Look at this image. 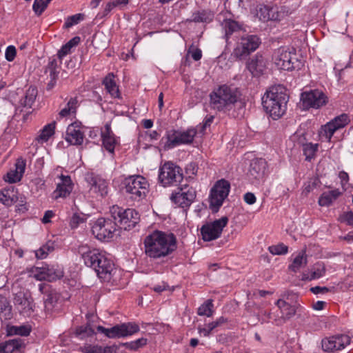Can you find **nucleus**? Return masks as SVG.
<instances>
[{"label":"nucleus","instance_id":"f257e3e1","mask_svg":"<svg viewBox=\"0 0 353 353\" xmlns=\"http://www.w3.org/2000/svg\"><path fill=\"white\" fill-rule=\"evenodd\" d=\"M144 253L152 260L163 259L177 248L176 236L172 233L154 230L143 240Z\"/></svg>","mask_w":353,"mask_h":353},{"label":"nucleus","instance_id":"f03ea898","mask_svg":"<svg viewBox=\"0 0 353 353\" xmlns=\"http://www.w3.org/2000/svg\"><path fill=\"white\" fill-rule=\"evenodd\" d=\"M288 96L285 88L279 85L269 88L262 97L265 112L274 120L281 117L286 111Z\"/></svg>","mask_w":353,"mask_h":353},{"label":"nucleus","instance_id":"7ed1b4c3","mask_svg":"<svg viewBox=\"0 0 353 353\" xmlns=\"http://www.w3.org/2000/svg\"><path fill=\"white\" fill-rule=\"evenodd\" d=\"M81 256L85 265L92 268L99 278L103 280L110 279L114 264L105 252L99 249H88L82 252Z\"/></svg>","mask_w":353,"mask_h":353},{"label":"nucleus","instance_id":"20e7f679","mask_svg":"<svg viewBox=\"0 0 353 353\" xmlns=\"http://www.w3.org/2000/svg\"><path fill=\"white\" fill-rule=\"evenodd\" d=\"M241 96V92L236 88L222 85L210 93V105L214 110L225 112L232 109L240 100Z\"/></svg>","mask_w":353,"mask_h":353},{"label":"nucleus","instance_id":"39448f33","mask_svg":"<svg viewBox=\"0 0 353 353\" xmlns=\"http://www.w3.org/2000/svg\"><path fill=\"white\" fill-rule=\"evenodd\" d=\"M261 43L258 36L249 34L245 31L239 37L232 55L239 60L245 59L259 48Z\"/></svg>","mask_w":353,"mask_h":353},{"label":"nucleus","instance_id":"423d86ee","mask_svg":"<svg viewBox=\"0 0 353 353\" xmlns=\"http://www.w3.org/2000/svg\"><path fill=\"white\" fill-rule=\"evenodd\" d=\"M110 214L116 223L121 228L130 230L135 227L139 219V213L134 209H123L118 205H113L110 208Z\"/></svg>","mask_w":353,"mask_h":353},{"label":"nucleus","instance_id":"0eeeda50","mask_svg":"<svg viewBox=\"0 0 353 353\" xmlns=\"http://www.w3.org/2000/svg\"><path fill=\"white\" fill-rule=\"evenodd\" d=\"M126 193L131 194V198L140 201L145 198L148 192L147 180L141 175L129 176L123 182Z\"/></svg>","mask_w":353,"mask_h":353},{"label":"nucleus","instance_id":"6e6552de","mask_svg":"<svg viewBox=\"0 0 353 353\" xmlns=\"http://www.w3.org/2000/svg\"><path fill=\"white\" fill-rule=\"evenodd\" d=\"M273 61L279 70H292L299 68L301 62L294 50H290L286 48L277 49L274 54Z\"/></svg>","mask_w":353,"mask_h":353},{"label":"nucleus","instance_id":"1a4fd4ad","mask_svg":"<svg viewBox=\"0 0 353 353\" xmlns=\"http://www.w3.org/2000/svg\"><path fill=\"white\" fill-rule=\"evenodd\" d=\"M182 179V169L172 162H165L160 167L159 180L164 187L176 185Z\"/></svg>","mask_w":353,"mask_h":353},{"label":"nucleus","instance_id":"9d476101","mask_svg":"<svg viewBox=\"0 0 353 353\" xmlns=\"http://www.w3.org/2000/svg\"><path fill=\"white\" fill-rule=\"evenodd\" d=\"M139 326L134 323L117 324L112 327L105 328L101 325L97 327L99 332L110 339L122 338L131 336L139 331Z\"/></svg>","mask_w":353,"mask_h":353},{"label":"nucleus","instance_id":"9b49d317","mask_svg":"<svg viewBox=\"0 0 353 353\" xmlns=\"http://www.w3.org/2000/svg\"><path fill=\"white\" fill-rule=\"evenodd\" d=\"M350 121L348 115L345 113L334 117L330 121L321 126L319 131L320 139L323 141L330 142L334 132L345 127Z\"/></svg>","mask_w":353,"mask_h":353},{"label":"nucleus","instance_id":"f8f14e48","mask_svg":"<svg viewBox=\"0 0 353 353\" xmlns=\"http://www.w3.org/2000/svg\"><path fill=\"white\" fill-rule=\"evenodd\" d=\"M230 190V183L225 179H221L216 182L211 190L210 196V208L212 211L217 212L223 205V201L228 196Z\"/></svg>","mask_w":353,"mask_h":353},{"label":"nucleus","instance_id":"ddd939ff","mask_svg":"<svg viewBox=\"0 0 353 353\" xmlns=\"http://www.w3.org/2000/svg\"><path fill=\"white\" fill-rule=\"evenodd\" d=\"M196 196V190L189 185H181L170 196L171 201L179 207L188 208Z\"/></svg>","mask_w":353,"mask_h":353},{"label":"nucleus","instance_id":"4468645a","mask_svg":"<svg viewBox=\"0 0 353 353\" xmlns=\"http://www.w3.org/2000/svg\"><path fill=\"white\" fill-rule=\"evenodd\" d=\"M116 230V223L105 218L98 219L92 227L93 235L100 241L112 239Z\"/></svg>","mask_w":353,"mask_h":353},{"label":"nucleus","instance_id":"2eb2a0df","mask_svg":"<svg viewBox=\"0 0 353 353\" xmlns=\"http://www.w3.org/2000/svg\"><path fill=\"white\" fill-rule=\"evenodd\" d=\"M228 221V219L226 216H223L211 223L203 225L201 228L203 239L205 241H210L218 239L221 236L223 228L226 226Z\"/></svg>","mask_w":353,"mask_h":353},{"label":"nucleus","instance_id":"dca6fc26","mask_svg":"<svg viewBox=\"0 0 353 353\" xmlns=\"http://www.w3.org/2000/svg\"><path fill=\"white\" fill-rule=\"evenodd\" d=\"M221 26L224 32L223 38L228 44L231 43L230 39H238L245 32L243 23L232 19H224Z\"/></svg>","mask_w":353,"mask_h":353},{"label":"nucleus","instance_id":"f3484780","mask_svg":"<svg viewBox=\"0 0 353 353\" xmlns=\"http://www.w3.org/2000/svg\"><path fill=\"white\" fill-rule=\"evenodd\" d=\"M33 273L36 279L39 281L46 280L50 282L63 276V268L59 265H45L41 267H37Z\"/></svg>","mask_w":353,"mask_h":353},{"label":"nucleus","instance_id":"a211bd4d","mask_svg":"<svg viewBox=\"0 0 353 353\" xmlns=\"http://www.w3.org/2000/svg\"><path fill=\"white\" fill-rule=\"evenodd\" d=\"M301 99L303 108L306 109L310 108H319L325 105L327 101L326 95L319 90H310V92L302 93Z\"/></svg>","mask_w":353,"mask_h":353},{"label":"nucleus","instance_id":"6ab92c4d","mask_svg":"<svg viewBox=\"0 0 353 353\" xmlns=\"http://www.w3.org/2000/svg\"><path fill=\"white\" fill-rule=\"evenodd\" d=\"M85 180L88 184L90 193L100 196H105L108 194V182L100 176L94 173H87Z\"/></svg>","mask_w":353,"mask_h":353},{"label":"nucleus","instance_id":"aec40b11","mask_svg":"<svg viewBox=\"0 0 353 353\" xmlns=\"http://www.w3.org/2000/svg\"><path fill=\"white\" fill-rule=\"evenodd\" d=\"M14 303L20 314L30 316L34 311L33 299L29 293L19 292L15 294Z\"/></svg>","mask_w":353,"mask_h":353},{"label":"nucleus","instance_id":"412c9836","mask_svg":"<svg viewBox=\"0 0 353 353\" xmlns=\"http://www.w3.org/2000/svg\"><path fill=\"white\" fill-rule=\"evenodd\" d=\"M281 14L276 6L260 4L256 8V15L263 22L280 20Z\"/></svg>","mask_w":353,"mask_h":353},{"label":"nucleus","instance_id":"4be33fe9","mask_svg":"<svg viewBox=\"0 0 353 353\" xmlns=\"http://www.w3.org/2000/svg\"><path fill=\"white\" fill-rule=\"evenodd\" d=\"M59 178L61 181L57 183V188L52 193L54 199L66 198L73 189V184L70 176L61 174Z\"/></svg>","mask_w":353,"mask_h":353},{"label":"nucleus","instance_id":"5701e85b","mask_svg":"<svg viewBox=\"0 0 353 353\" xmlns=\"http://www.w3.org/2000/svg\"><path fill=\"white\" fill-rule=\"evenodd\" d=\"M267 66V59L263 55L256 54L248 63L247 68L253 76H260Z\"/></svg>","mask_w":353,"mask_h":353},{"label":"nucleus","instance_id":"b1692460","mask_svg":"<svg viewBox=\"0 0 353 353\" xmlns=\"http://www.w3.org/2000/svg\"><path fill=\"white\" fill-rule=\"evenodd\" d=\"M267 170V162L264 159H253L250 165L249 174L255 179H262Z\"/></svg>","mask_w":353,"mask_h":353},{"label":"nucleus","instance_id":"393cba45","mask_svg":"<svg viewBox=\"0 0 353 353\" xmlns=\"http://www.w3.org/2000/svg\"><path fill=\"white\" fill-rule=\"evenodd\" d=\"M83 133L74 123L70 124L68 127L65 140L70 144L75 145H81L83 141Z\"/></svg>","mask_w":353,"mask_h":353},{"label":"nucleus","instance_id":"a878e982","mask_svg":"<svg viewBox=\"0 0 353 353\" xmlns=\"http://www.w3.org/2000/svg\"><path fill=\"white\" fill-rule=\"evenodd\" d=\"M101 138L103 147L109 152L113 154L117 144V140L111 130L110 125L106 124L105 125L104 130L101 132Z\"/></svg>","mask_w":353,"mask_h":353},{"label":"nucleus","instance_id":"bb28decb","mask_svg":"<svg viewBox=\"0 0 353 353\" xmlns=\"http://www.w3.org/2000/svg\"><path fill=\"white\" fill-rule=\"evenodd\" d=\"M26 168V162L21 159H19L15 163V169L9 171L5 180L9 183H16L19 181L24 173Z\"/></svg>","mask_w":353,"mask_h":353},{"label":"nucleus","instance_id":"cd10ccee","mask_svg":"<svg viewBox=\"0 0 353 353\" xmlns=\"http://www.w3.org/2000/svg\"><path fill=\"white\" fill-rule=\"evenodd\" d=\"M161 144L163 145L164 150L172 149L179 145V139L177 130H172L166 132V134L161 139Z\"/></svg>","mask_w":353,"mask_h":353},{"label":"nucleus","instance_id":"c85d7f7f","mask_svg":"<svg viewBox=\"0 0 353 353\" xmlns=\"http://www.w3.org/2000/svg\"><path fill=\"white\" fill-rule=\"evenodd\" d=\"M23 345L20 338L10 339L0 343V353H18Z\"/></svg>","mask_w":353,"mask_h":353},{"label":"nucleus","instance_id":"c756f323","mask_svg":"<svg viewBox=\"0 0 353 353\" xmlns=\"http://www.w3.org/2000/svg\"><path fill=\"white\" fill-rule=\"evenodd\" d=\"M276 305L279 307L281 313V318L284 321L294 316L296 312V305H291L283 299H279Z\"/></svg>","mask_w":353,"mask_h":353},{"label":"nucleus","instance_id":"7c9ffc66","mask_svg":"<svg viewBox=\"0 0 353 353\" xmlns=\"http://www.w3.org/2000/svg\"><path fill=\"white\" fill-rule=\"evenodd\" d=\"M17 190L14 188H4L0 192V202L7 206H10L19 201Z\"/></svg>","mask_w":353,"mask_h":353},{"label":"nucleus","instance_id":"2f4dec72","mask_svg":"<svg viewBox=\"0 0 353 353\" xmlns=\"http://www.w3.org/2000/svg\"><path fill=\"white\" fill-rule=\"evenodd\" d=\"M214 14L210 10H199L192 13V17L188 21L194 23H208L212 21Z\"/></svg>","mask_w":353,"mask_h":353},{"label":"nucleus","instance_id":"473e14b6","mask_svg":"<svg viewBox=\"0 0 353 353\" xmlns=\"http://www.w3.org/2000/svg\"><path fill=\"white\" fill-rule=\"evenodd\" d=\"M103 85H104L107 92L114 98L119 97V88L114 81V76L113 73H109L103 80Z\"/></svg>","mask_w":353,"mask_h":353},{"label":"nucleus","instance_id":"72a5a7b5","mask_svg":"<svg viewBox=\"0 0 353 353\" xmlns=\"http://www.w3.org/2000/svg\"><path fill=\"white\" fill-rule=\"evenodd\" d=\"M59 299V294L55 290L46 292L43 297L45 310L48 312H52Z\"/></svg>","mask_w":353,"mask_h":353},{"label":"nucleus","instance_id":"f704fd0d","mask_svg":"<svg viewBox=\"0 0 353 353\" xmlns=\"http://www.w3.org/2000/svg\"><path fill=\"white\" fill-rule=\"evenodd\" d=\"M341 194V192L338 189L325 192L319 197V204L321 206H329Z\"/></svg>","mask_w":353,"mask_h":353},{"label":"nucleus","instance_id":"c9c22d12","mask_svg":"<svg viewBox=\"0 0 353 353\" xmlns=\"http://www.w3.org/2000/svg\"><path fill=\"white\" fill-rule=\"evenodd\" d=\"M37 96V89L36 87L30 86L26 90L25 96L20 100V104L24 108H30L34 103Z\"/></svg>","mask_w":353,"mask_h":353},{"label":"nucleus","instance_id":"e433bc0d","mask_svg":"<svg viewBox=\"0 0 353 353\" xmlns=\"http://www.w3.org/2000/svg\"><path fill=\"white\" fill-rule=\"evenodd\" d=\"M325 273V265L321 263H316L309 271L308 274H303V279H316L324 276Z\"/></svg>","mask_w":353,"mask_h":353},{"label":"nucleus","instance_id":"4c0bfd02","mask_svg":"<svg viewBox=\"0 0 353 353\" xmlns=\"http://www.w3.org/2000/svg\"><path fill=\"white\" fill-rule=\"evenodd\" d=\"M55 129V122H52L44 126L40 131V134L36 137L35 140L39 143H43L48 141L50 137L54 134Z\"/></svg>","mask_w":353,"mask_h":353},{"label":"nucleus","instance_id":"58836bf2","mask_svg":"<svg viewBox=\"0 0 353 353\" xmlns=\"http://www.w3.org/2000/svg\"><path fill=\"white\" fill-rule=\"evenodd\" d=\"M228 322V319L223 316H221L215 321L208 323L205 327H199L198 330L201 334L204 336H208L216 327L221 326Z\"/></svg>","mask_w":353,"mask_h":353},{"label":"nucleus","instance_id":"ea45409f","mask_svg":"<svg viewBox=\"0 0 353 353\" xmlns=\"http://www.w3.org/2000/svg\"><path fill=\"white\" fill-rule=\"evenodd\" d=\"M80 40L79 37H74L61 47L57 53L58 58L60 61H61L65 56L70 53L71 49L77 46L79 43Z\"/></svg>","mask_w":353,"mask_h":353},{"label":"nucleus","instance_id":"a19ab883","mask_svg":"<svg viewBox=\"0 0 353 353\" xmlns=\"http://www.w3.org/2000/svg\"><path fill=\"white\" fill-rule=\"evenodd\" d=\"M177 134L179 139V145L190 144L192 143L196 134V130L195 129H188L183 132L177 130Z\"/></svg>","mask_w":353,"mask_h":353},{"label":"nucleus","instance_id":"79ce46f5","mask_svg":"<svg viewBox=\"0 0 353 353\" xmlns=\"http://www.w3.org/2000/svg\"><path fill=\"white\" fill-rule=\"evenodd\" d=\"M0 316L5 320L10 319L12 317V307L8 299L0 295Z\"/></svg>","mask_w":353,"mask_h":353},{"label":"nucleus","instance_id":"37998d69","mask_svg":"<svg viewBox=\"0 0 353 353\" xmlns=\"http://www.w3.org/2000/svg\"><path fill=\"white\" fill-rule=\"evenodd\" d=\"M307 264V257L305 252L302 251L300 252L294 259L292 263L289 266V269L296 272L301 268L303 267Z\"/></svg>","mask_w":353,"mask_h":353},{"label":"nucleus","instance_id":"c03bdc74","mask_svg":"<svg viewBox=\"0 0 353 353\" xmlns=\"http://www.w3.org/2000/svg\"><path fill=\"white\" fill-rule=\"evenodd\" d=\"M77 98H71L68 101L66 106L59 112V117H66L71 114H75L77 108Z\"/></svg>","mask_w":353,"mask_h":353},{"label":"nucleus","instance_id":"a18cd8bd","mask_svg":"<svg viewBox=\"0 0 353 353\" xmlns=\"http://www.w3.org/2000/svg\"><path fill=\"white\" fill-rule=\"evenodd\" d=\"M213 307L212 300L208 299L198 308L197 314L199 316H212L213 314Z\"/></svg>","mask_w":353,"mask_h":353},{"label":"nucleus","instance_id":"49530a36","mask_svg":"<svg viewBox=\"0 0 353 353\" xmlns=\"http://www.w3.org/2000/svg\"><path fill=\"white\" fill-rule=\"evenodd\" d=\"M303 151L307 161H310L314 157L318 150V144H313L312 143H303Z\"/></svg>","mask_w":353,"mask_h":353},{"label":"nucleus","instance_id":"de8ad7c7","mask_svg":"<svg viewBox=\"0 0 353 353\" xmlns=\"http://www.w3.org/2000/svg\"><path fill=\"white\" fill-rule=\"evenodd\" d=\"M54 250L53 243L51 241L47 242L45 245L41 246L39 249L36 250V257L38 259H45L48 254Z\"/></svg>","mask_w":353,"mask_h":353},{"label":"nucleus","instance_id":"09e8293b","mask_svg":"<svg viewBox=\"0 0 353 353\" xmlns=\"http://www.w3.org/2000/svg\"><path fill=\"white\" fill-rule=\"evenodd\" d=\"M336 350H341L350 343V338L347 335L341 334L333 336Z\"/></svg>","mask_w":353,"mask_h":353},{"label":"nucleus","instance_id":"8fccbe9b","mask_svg":"<svg viewBox=\"0 0 353 353\" xmlns=\"http://www.w3.org/2000/svg\"><path fill=\"white\" fill-rule=\"evenodd\" d=\"M52 0H34L32 9L38 16L41 15Z\"/></svg>","mask_w":353,"mask_h":353},{"label":"nucleus","instance_id":"3c124183","mask_svg":"<svg viewBox=\"0 0 353 353\" xmlns=\"http://www.w3.org/2000/svg\"><path fill=\"white\" fill-rule=\"evenodd\" d=\"M31 332V329L30 327L26 325H21V326H12L10 328L11 334H14L19 336H26L30 334Z\"/></svg>","mask_w":353,"mask_h":353},{"label":"nucleus","instance_id":"603ef678","mask_svg":"<svg viewBox=\"0 0 353 353\" xmlns=\"http://www.w3.org/2000/svg\"><path fill=\"white\" fill-rule=\"evenodd\" d=\"M84 19V14L81 13L76 14L72 16L69 17L65 23V28H70L76 24H78L80 21H83Z\"/></svg>","mask_w":353,"mask_h":353},{"label":"nucleus","instance_id":"864d4df0","mask_svg":"<svg viewBox=\"0 0 353 353\" xmlns=\"http://www.w3.org/2000/svg\"><path fill=\"white\" fill-rule=\"evenodd\" d=\"M268 250L271 254L279 255L286 254L288 252V248L283 243H280L276 245L270 246Z\"/></svg>","mask_w":353,"mask_h":353},{"label":"nucleus","instance_id":"5fc2aeb1","mask_svg":"<svg viewBox=\"0 0 353 353\" xmlns=\"http://www.w3.org/2000/svg\"><path fill=\"white\" fill-rule=\"evenodd\" d=\"M322 348L325 352L336 350L333 336L322 340Z\"/></svg>","mask_w":353,"mask_h":353},{"label":"nucleus","instance_id":"6e6d98bb","mask_svg":"<svg viewBox=\"0 0 353 353\" xmlns=\"http://www.w3.org/2000/svg\"><path fill=\"white\" fill-rule=\"evenodd\" d=\"M76 333L77 335L81 336L83 338L85 336H92L94 333V331L90 325H87L85 326H80L77 327Z\"/></svg>","mask_w":353,"mask_h":353},{"label":"nucleus","instance_id":"4d7b16f0","mask_svg":"<svg viewBox=\"0 0 353 353\" xmlns=\"http://www.w3.org/2000/svg\"><path fill=\"white\" fill-rule=\"evenodd\" d=\"M81 351L83 353H100L101 351V346L86 344L81 347Z\"/></svg>","mask_w":353,"mask_h":353},{"label":"nucleus","instance_id":"13d9d810","mask_svg":"<svg viewBox=\"0 0 353 353\" xmlns=\"http://www.w3.org/2000/svg\"><path fill=\"white\" fill-rule=\"evenodd\" d=\"M85 219L83 216H81L77 213H74L71 217L70 225L72 228H76L80 223L85 221Z\"/></svg>","mask_w":353,"mask_h":353},{"label":"nucleus","instance_id":"bf43d9fd","mask_svg":"<svg viewBox=\"0 0 353 353\" xmlns=\"http://www.w3.org/2000/svg\"><path fill=\"white\" fill-rule=\"evenodd\" d=\"M17 54V50L14 46H9L7 47L5 52L6 59L8 61H12Z\"/></svg>","mask_w":353,"mask_h":353},{"label":"nucleus","instance_id":"052dcab7","mask_svg":"<svg viewBox=\"0 0 353 353\" xmlns=\"http://www.w3.org/2000/svg\"><path fill=\"white\" fill-rule=\"evenodd\" d=\"M214 117L212 116V115H210V116H207L203 121V123L202 125H201V129H200V132L201 133H204L205 130H206V128L208 127H210L211 125V124L212 123L213 121H214Z\"/></svg>","mask_w":353,"mask_h":353},{"label":"nucleus","instance_id":"680f3d73","mask_svg":"<svg viewBox=\"0 0 353 353\" xmlns=\"http://www.w3.org/2000/svg\"><path fill=\"white\" fill-rule=\"evenodd\" d=\"M342 219L345 221L348 225H350L353 228V212L350 211L344 213L342 216Z\"/></svg>","mask_w":353,"mask_h":353},{"label":"nucleus","instance_id":"e2e57ef3","mask_svg":"<svg viewBox=\"0 0 353 353\" xmlns=\"http://www.w3.org/2000/svg\"><path fill=\"white\" fill-rule=\"evenodd\" d=\"M297 298L296 294L294 293L292 291H285L283 294H281V298L279 299H283L286 301V300H294Z\"/></svg>","mask_w":353,"mask_h":353},{"label":"nucleus","instance_id":"0e129e2a","mask_svg":"<svg viewBox=\"0 0 353 353\" xmlns=\"http://www.w3.org/2000/svg\"><path fill=\"white\" fill-rule=\"evenodd\" d=\"M245 202L249 205H252L256 202V196L252 192H247L243 196Z\"/></svg>","mask_w":353,"mask_h":353},{"label":"nucleus","instance_id":"69168bd1","mask_svg":"<svg viewBox=\"0 0 353 353\" xmlns=\"http://www.w3.org/2000/svg\"><path fill=\"white\" fill-rule=\"evenodd\" d=\"M310 291L314 294H325L329 292V289L327 287L315 286L310 288Z\"/></svg>","mask_w":353,"mask_h":353},{"label":"nucleus","instance_id":"338daca9","mask_svg":"<svg viewBox=\"0 0 353 353\" xmlns=\"http://www.w3.org/2000/svg\"><path fill=\"white\" fill-rule=\"evenodd\" d=\"M188 53L191 54V57L194 61H199L201 59L202 52L201 50L199 48L193 49L192 51L190 50Z\"/></svg>","mask_w":353,"mask_h":353},{"label":"nucleus","instance_id":"774afa93","mask_svg":"<svg viewBox=\"0 0 353 353\" xmlns=\"http://www.w3.org/2000/svg\"><path fill=\"white\" fill-rule=\"evenodd\" d=\"M100 353H117V347L114 346H106L103 347L101 346V351Z\"/></svg>","mask_w":353,"mask_h":353}]
</instances>
